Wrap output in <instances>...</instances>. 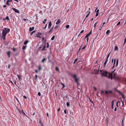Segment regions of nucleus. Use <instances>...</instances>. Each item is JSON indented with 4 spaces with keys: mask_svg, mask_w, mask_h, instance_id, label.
Wrapping results in <instances>:
<instances>
[{
    "mask_svg": "<svg viewBox=\"0 0 126 126\" xmlns=\"http://www.w3.org/2000/svg\"><path fill=\"white\" fill-rule=\"evenodd\" d=\"M55 70L57 71H59V69L57 67H56L55 68Z\"/></svg>",
    "mask_w": 126,
    "mask_h": 126,
    "instance_id": "nucleus-30",
    "label": "nucleus"
},
{
    "mask_svg": "<svg viewBox=\"0 0 126 126\" xmlns=\"http://www.w3.org/2000/svg\"><path fill=\"white\" fill-rule=\"evenodd\" d=\"M92 32V30H91L90 32L88 33L87 34H86L85 36V38H87L91 34Z\"/></svg>",
    "mask_w": 126,
    "mask_h": 126,
    "instance_id": "nucleus-9",
    "label": "nucleus"
},
{
    "mask_svg": "<svg viewBox=\"0 0 126 126\" xmlns=\"http://www.w3.org/2000/svg\"><path fill=\"white\" fill-rule=\"evenodd\" d=\"M52 25V24H51V21L49 22V24L48 25V28L49 29H50V27Z\"/></svg>",
    "mask_w": 126,
    "mask_h": 126,
    "instance_id": "nucleus-15",
    "label": "nucleus"
},
{
    "mask_svg": "<svg viewBox=\"0 0 126 126\" xmlns=\"http://www.w3.org/2000/svg\"><path fill=\"white\" fill-rule=\"evenodd\" d=\"M81 49V47H80L79 48V50H78V53H79V52L80 51V50Z\"/></svg>",
    "mask_w": 126,
    "mask_h": 126,
    "instance_id": "nucleus-47",
    "label": "nucleus"
},
{
    "mask_svg": "<svg viewBox=\"0 0 126 126\" xmlns=\"http://www.w3.org/2000/svg\"><path fill=\"white\" fill-rule=\"evenodd\" d=\"M47 26V24H46V25H45V27L44 28V29H45L46 28Z\"/></svg>",
    "mask_w": 126,
    "mask_h": 126,
    "instance_id": "nucleus-60",
    "label": "nucleus"
},
{
    "mask_svg": "<svg viewBox=\"0 0 126 126\" xmlns=\"http://www.w3.org/2000/svg\"><path fill=\"white\" fill-rule=\"evenodd\" d=\"M105 94L106 95H108L109 94L108 91H106L105 92Z\"/></svg>",
    "mask_w": 126,
    "mask_h": 126,
    "instance_id": "nucleus-36",
    "label": "nucleus"
},
{
    "mask_svg": "<svg viewBox=\"0 0 126 126\" xmlns=\"http://www.w3.org/2000/svg\"><path fill=\"white\" fill-rule=\"evenodd\" d=\"M34 27H30L29 28V31H31L34 29Z\"/></svg>",
    "mask_w": 126,
    "mask_h": 126,
    "instance_id": "nucleus-18",
    "label": "nucleus"
},
{
    "mask_svg": "<svg viewBox=\"0 0 126 126\" xmlns=\"http://www.w3.org/2000/svg\"><path fill=\"white\" fill-rule=\"evenodd\" d=\"M6 20L7 19L8 20H9V18L8 17V16H7L5 18Z\"/></svg>",
    "mask_w": 126,
    "mask_h": 126,
    "instance_id": "nucleus-43",
    "label": "nucleus"
},
{
    "mask_svg": "<svg viewBox=\"0 0 126 126\" xmlns=\"http://www.w3.org/2000/svg\"><path fill=\"white\" fill-rule=\"evenodd\" d=\"M84 31V30H82L80 32V33L81 34Z\"/></svg>",
    "mask_w": 126,
    "mask_h": 126,
    "instance_id": "nucleus-52",
    "label": "nucleus"
},
{
    "mask_svg": "<svg viewBox=\"0 0 126 126\" xmlns=\"http://www.w3.org/2000/svg\"><path fill=\"white\" fill-rule=\"evenodd\" d=\"M108 91L109 94H112V92L110 90H109V91Z\"/></svg>",
    "mask_w": 126,
    "mask_h": 126,
    "instance_id": "nucleus-32",
    "label": "nucleus"
},
{
    "mask_svg": "<svg viewBox=\"0 0 126 126\" xmlns=\"http://www.w3.org/2000/svg\"><path fill=\"white\" fill-rule=\"evenodd\" d=\"M120 21H119V22H118L116 26H118L120 24Z\"/></svg>",
    "mask_w": 126,
    "mask_h": 126,
    "instance_id": "nucleus-44",
    "label": "nucleus"
},
{
    "mask_svg": "<svg viewBox=\"0 0 126 126\" xmlns=\"http://www.w3.org/2000/svg\"><path fill=\"white\" fill-rule=\"evenodd\" d=\"M108 61V59H106V61L104 63V64H103V67H104L105 68V66L106 65V64Z\"/></svg>",
    "mask_w": 126,
    "mask_h": 126,
    "instance_id": "nucleus-11",
    "label": "nucleus"
},
{
    "mask_svg": "<svg viewBox=\"0 0 126 126\" xmlns=\"http://www.w3.org/2000/svg\"><path fill=\"white\" fill-rule=\"evenodd\" d=\"M7 55L8 56V57L9 58H10V51H9L7 52Z\"/></svg>",
    "mask_w": 126,
    "mask_h": 126,
    "instance_id": "nucleus-14",
    "label": "nucleus"
},
{
    "mask_svg": "<svg viewBox=\"0 0 126 126\" xmlns=\"http://www.w3.org/2000/svg\"><path fill=\"white\" fill-rule=\"evenodd\" d=\"M69 26H70L69 25H67L65 27L66 29H67L69 27Z\"/></svg>",
    "mask_w": 126,
    "mask_h": 126,
    "instance_id": "nucleus-38",
    "label": "nucleus"
},
{
    "mask_svg": "<svg viewBox=\"0 0 126 126\" xmlns=\"http://www.w3.org/2000/svg\"><path fill=\"white\" fill-rule=\"evenodd\" d=\"M47 60V59L46 58H44L42 60V63H44L45 62H46Z\"/></svg>",
    "mask_w": 126,
    "mask_h": 126,
    "instance_id": "nucleus-13",
    "label": "nucleus"
},
{
    "mask_svg": "<svg viewBox=\"0 0 126 126\" xmlns=\"http://www.w3.org/2000/svg\"><path fill=\"white\" fill-rule=\"evenodd\" d=\"M66 105L67 107H68L70 106V104L69 103L67 102L66 103Z\"/></svg>",
    "mask_w": 126,
    "mask_h": 126,
    "instance_id": "nucleus-31",
    "label": "nucleus"
},
{
    "mask_svg": "<svg viewBox=\"0 0 126 126\" xmlns=\"http://www.w3.org/2000/svg\"><path fill=\"white\" fill-rule=\"evenodd\" d=\"M42 46H40V47H38V49L39 50H40V49H41V48H42Z\"/></svg>",
    "mask_w": 126,
    "mask_h": 126,
    "instance_id": "nucleus-53",
    "label": "nucleus"
},
{
    "mask_svg": "<svg viewBox=\"0 0 126 126\" xmlns=\"http://www.w3.org/2000/svg\"><path fill=\"white\" fill-rule=\"evenodd\" d=\"M90 12H89V13H88V14L86 16H89L90 14Z\"/></svg>",
    "mask_w": 126,
    "mask_h": 126,
    "instance_id": "nucleus-62",
    "label": "nucleus"
},
{
    "mask_svg": "<svg viewBox=\"0 0 126 126\" xmlns=\"http://www.w3.org/2000/svg\"><path fill=\"white\" fill-rule=\"evenodd\" d=\"M48 60H49V62H50V63H51V61L50 60V59H49V56H48Z\"/></svg>",
    "mask_w": 126,
    "mask_h": 126,
    "instance_id": "nucleus-40",
    "label": "nucleus"
},
{
    "mask_svg": "<svg viewBox=\"0 0 126 126\" xmlns=\"http://www.w3.org/2000/svg\"><path fill=\"white\" fill-rule=\"evenodd\" d=\"M16 100L18 102V103H20L19 101V100H18V99L16 97Z\"/></svg>",
    "mask_w": 126,
    "mask_h": 126,
    "instance_id": "nucleus-49",
    "label": "nucleus"
},
{
    "mask_svg": "<svg viewBox=\"0 0 126 126\" xmlns=\"http://www.w3.org/2000/svg\"><path fill=\"white\" fill-rule=\"evenodd\" d=\"M110 53L108 55H107V58H106V59H108V58H109V56L110 55Z\"/></svg>",
    "mask_w": 126,
    "mask_h": 126,
    "instance_id": "nucleus-29",
    "label": "nucleus"
},
{
    "mask_svg": "<svg viewBox=\"0 0 126 126\" xmlns=\"http://www.w3.org/2000/svg\"><path fill=\"white\" fill-rule=\"evenodd\" d=\"M20 114H22L23 115H25L27 117L23 110H22V111L20 112Z\"/></svg>",
    "mask_w": 126,
    "mask_h": 126,
    "instance_id": "nucleus-8",
    "label": "nucleus"
},
{
    "mask_svg": "<svg viewBox=\"0 0 126 126\" xmlns=\"http://www.w3.org/2000/svg\"><path fill=\"white\" fill-rule=\"evenodd\" d=\"M110 31L109 30H108L106 32V34H108L110 32Z\"/></svg>",
    "mask_w": 126,
    "mask_h": 126,
    "instance_id": "nucleus-25",
    "label": "nucleus"
},
{
    "mask_svg": "<svg viewBox=\"0 0 126 126\" xmlns=\"http://www.w3.org/2000/svg\"><path fill=\"white\" fill-rule=\"evenodd\" d=\"M71 76L74 79L75 81L77 83L78 85H79V83L78 81V79L77 75L75 74H74L72 75Z\"/></svg>",
    "mask_w": 126,
    "mask_h": 126,
    "instance_id": "nucleus-2",
    "label": "nucleus"
},
{
    "mask_svg": "<svg viewBox=\"0 0 126 126\" xmlns=\"http://www.w3.org/2000/svg\"><path fill=\"white\" fill-rule=\"evenodd\" d=\"M36 35H37L35 37H37L38 38H41L40 35H42V33L41 32H38Z\"/></svg>",
    "mask_w": 126,
    "mask_h": 126,
    "instance_id": "nucleus-6",
    "label": "nucleus"
},
{
    "mask_svg": "<svg viewBox=\"0 0 126 126\" xmlns=\"http://www.w3.org/2000/svg\"><path fill=\"white\" fill-rule=\"evenodd\" d=\"M116 69H115L113 71H111V72H112L113 73L115 72V71Z\"/></svg>",
    "mask_w": 126,
    "mask_h": 126,
    "instance_id": "nucleus-59",
    "label": "nucleus"
},
{
    "mask_svg": "<svg viewBox=\"0 0 126 126\" xmlns=\"http://www.w3.org/2000/svg\"><path fill=\"white\" fill-rule=\"evenodd\" d=\"M55 38V36H53L51 38V40H54V38Z\"/></svg>",
    "mask_w": 126,
    "mask_h": 126,
    "instance_id": "nucleus-35",
    "label": "nucleus"
},
{
    "mask_svg": "<svg viewBox=\"0 0 126 126\" xmlns=\"http://www.w3.org/2000/svg\"><path fill=\"white\" fill-rule=\"evenodd\" d=\"M102 26H101V27H100L99 28V30H101V29L102 28Z\"/></svg>",
    "mask_w": 126,
    "mask_h": 126,
    "instance_id": "nucleus-63",
    "label": "nucleus"
},
{
    "mask_svg": "<svg viewBox=\"0 0 126 126\" xmlns=\"http://www.w3.org/2000/svg\"><path fill=\"white\" fill-rule=\"evenodd\" d=\"M109 76L108 77V78L110 79V78L111 79H112V74L113 73L111 72L110 73H109Z\"/></svg>",
    "mask_w": 126,
    "mask_h": 126,
    "instance_id": "nucleus-4",
    "label": "nucleus"
},
{
    "mask_svg": "<svg viewBox=\"0 0 126 126\" xmlns=\"http://www.w3.org/2000/svg\"><path fill=\"white\" fill-rule=\"evenodd\" d=\"M99 9H97V8H96L95 10V12H96V14L95 16H98V13L99 12Z\"/></svg>",
    "mask_w": 126,
    "mask_h": 126,
    "instance_id": "nucleus-7",
    "label": "nucleus"
},
{
    "mask_svg": "<svg viewBox=\"0 0 126 126\" xmlns=\"http://www.w3.org/2000/svg\"><path fill=\"white\" fill-rule=\"evenodd\" d=\"M10 29L9 28H4L2 32V37L3 40L6 39V36L7 34L10 32Z\"/></svg>",
    "mask_w": 126,
    "mask_h": 126,
    "instance_id": "nucleus-1",
    "label": "nucleus"
},
{
    "mask_svg": "<svg viewBox=\"0 0 126 126\" xmlns=\"http://www.w3.org/2000/svg\"><path fill=\"white\" fill-rule=\"evenodd\" d=\"M36 32V31H32L31 33H30V34L31 35H32L35 32Z\"/></svg>",
    "mask_w": 126,
    "mask_h": 126,
    "instance_id": "nucleus-27",
    "label": "nucleus"
},
{
    "mask_svg": "<svg viewBox=\"0 0 126 126\" xmlns=\"http://www.w3.org/2000/svg\"><path fill=\"white\" fill-rule=\"evenodd\" d=\"M23 20H24V21H26L27 20H28V19H23Z\"/></svg>",
    "mask_w": 126,
    "mask_h": 126,
    "instance_id": "nucleus-56",
    "label": "nucleus"
},
{
    "mask_svg": "<svg viewBox=\"0 0 126 126\" xmlns=\"http://www.w3.org/2000/svg\"><path fill=\"white\" fill-rule=\"evenodd\" d=\"M12 49L13 51L14 52H15L16 50V48L13 47L12 48Z\"/></svg>",
    "mask_w": 126,
    "mask_h": 126,
    "instance_id": "nucleus-24",
    "label": "nucleus"
},
{
    "mask_svg": "<svg viewBox=\"0 0 126 126\" xmlns=\"http://www.w3.org/2000/svg\"><path fill=\"white\" fill-rule=\"evenodd\" d=\"M37 75H35V79H36V80L37 79Z\"/></svg>",
    "mask_w": 126,
    "mask_h": 126,
    "instance_id": "nucleus-54",
    "label": "nucleus"
},
{
    "mask_svg": "<svg viewBox=\"0 0 126 126\" xmlns=\"http://www.w3.org/2000/svg\"><path fill=\"white\" fill-rule=\"evenodd\" d=\"M58 26L56 25L55 27L54 28V29H57L58 28Z\"/></svg>",
    "mask_w": 126,
    "mask_h": 126,
    "instance_id": "nucleus-46",
    "label": "nucleus"
},
{
    "mask_svg": "<svg viewBox=\"0 0 126 126\" xmlns=\"http://www.w3.org/2000/svg\"><path fill=\"white\" fill-rule=\"evenodd\" d=\"M118 59H117L116 61V66H118Z\"/></svg>",
    "mask_w": 126,
    "mask_h": 126,
    "instance_id": "nucleus-23",
    "label": "nucleus"
},
{
    "mask_svg": "<svg viewBox=\"0 0 126 126\" xmlns=\"http://www.w3.org/2000/svg\"><path fill=\"white\" fill-rule=\"evenodd\" d=\"M26 47H27L26 46V45L23 46V47H22V49L23 50H25L26 48Z\"/></svg>",
    "mask_w": 126,
    "mask_h": 126,
    "instance_id": "nucleus-19",
    "label": "nucleus"
},
{
    "mask_svg": "<svg viewBox=\"0 0 126 126\" xmlns=\"http://www.w3.org/2000/svg\"><path fill=\"white\" fill-rule=\"evenodd\" d=\"M121 101L122 102V107H123L124 106V102L122 100H121Z\"/></svg>",
    "mask_w": 126,
    "mask_h": 126,
    "instance_id": "nucleus-45",
    "label": "nucleus"
},
{
    "mask_svg": "<svg viewBox=\"0 0 126 126\" xmlns=\"http://www.w3.org/2000/svg\"><path fill=\"white\" fill-rule=\"evenodd\" d=\"M12 0H8L7 1L6 5H10V4H9V2H12Z\"/></svg>",
    "mask_w": 126,
    "mask_h": 126,
    "instance_id": "nucleus-12",
    "label": "nucleus"
},
{
    "mask_svg": "<svg viewBox=\"0 0 126 126\" xmlns=\"http://www.w3.org/2000/svg\"><path fill=\"white\" fill-rule=\"evenodd\" d=\"M51 63L52 64V66H54V63L52 62H51L50 63Z\"/></svg>",
    "mask_w": 126,
    "mask_h": 126,
    "instance_id": "nucleus-58",
    "label": "nucleus"
},
{
    "mask_svg": "<svg viewBox=\"0 0 126 126\" xmlns=\"http://www.w3.org/2000/svg\"><path fill=\"white\" fill-rule=\"evenodd\" d=\"M86 47V45H85V46H84L82 49V50H83L84 49H85V47Z\"/></svg>",
    "mask_w": 126,
    "mask_h": 126,
    "instance_id": "nucleus-39",
    "label": "nucleus"
},
{
    "mask_svg": "<svg viewBox=\"0 0 126 126\" xmlns=\"http://www.w3.org/2000/svg\"><path fill=\"white\" fill-rule=\"evenodd\" d=\"M108 74V72L106 71H103L101 74V76L102 77H107V75Z\"/></svg>",
    "mask_w": 126,
    "mask_h": 126,
    "instance_id": "nucleus-3",
    "label": "nucleus"
},
{
    "mask_svg": "<svg viewBox=\"0 0 126 126\" xmlns=\"http://www.w3.org/2000/svg\"><path fill=\"white\" fill-rule=\"evenodd\" d=\"M13 11H14L15 12H16V13H19V11L18 10L16 9L15 8H13Z\"/></svg>",
    "mask_w": 126,
    "mask_h": 126,
    "instance_id": "nucleus-10",
    "label": "nucleus"
},
{
    "mask_svg": "<svg viewBox=\"0 0 126 126\" xmlns=\"http://www.w3.org/2000/svg\"><path fill=\"white\" fill-rule=\"evenodd\" d=\"M64 112L65 114H66V108L64 110Z\"/></svg>",
    "mask_w": 126,
    "mask_h": 126,
    "instance_id": "nucleus-51",
    "label": "nucleus"
},
{
    "mask_svg": "<svg viewBox=\"0 0 126 126\" xmlns=\"http://www.w3.org/2000/svg\"><path fill=\"white\" fill-rule=\"evenodd\" d=\"M60 21H61L60 19H58V20L57 21L56 23V24L57 25L58 24H59L60 23Z\"/></svg>",
    "mask_w": 126,
    "mask_h": 126,
    "instance_id": "nucleus-17",
    "label": "nucleus"
},
{
    "mask_svg": "<svg viewBox=\"0 0 126 126\" xmlns=\"http://www.w3.org/2000/svg\"><path fill=\"white\" fill-rule=\"evenodd\" d=\"M97 22H96L95 24H94V28H95V26H96V25L97 24Z\"/></svg>",
    "mask_w": 126,
    "mask_h": 126,
    "instance_id": "nucleus-34",
    "label": "nucleus"
},
{
    "mask_svg": "<svg viewBox=\"0 0 126 126\" xmlns=\"http://www.w3.org/2000/svg\"><path fill=\"white\" fill-rule=\"evenodd\" d=\"M38 94L39 96H41V93L40 92H38Z\"/></svg>",
    "mask_w": 126,
    "mask_h": 126,
    "instance_id": "nucleus-48",
    "label": "nucleus"
},
{
    "mask_svg": "<svg viewBox=\"0 0 126 126\" xmlns=\"http://www.w3.org/2000/svg\"><path fill=\"white\" fill-rule=\"evenodd\" d=\"M46 47V46L45 45H44L43 46V47L42 49V51H44V50H46L47 49H45Z\"/></svg>",
    "mask_w": 126,
    "mask_h": 126,
    "instance_id": "nucleus-16",
    "label": "nucleus"
},
{
    "mask_svg": "<svg viewBox=\"0 0 126 126\" xmlns=\"http://www.w3.org/2000/svg\"><path fill=\"white\" fill-rule=\"evenodd\" d=\"M28 42L29 41L28 40H26L24 42V44L25 45H26Z\"/></svg>",
    "mask_w": 126,
    "mask_h": 126,
    "instance_id": "nucleus-21",
    "label": "nucleus"
},
{
    "mask_svg": "<svg viewBox=\"0 0 126 126\" xmlns=\"http://www.w3.org/2000/svg\"><path fill=\"white\" fill-rule=\"evenodd\" d=\"M126 42V37L125 38V39H124V43L123 45H124L125 44Z\"/></svg>",
    "mask_w": 126,
    "mask_h": 126,
    "instance_id": "nucleus-33",
    "label": "nucleus"
},
{
    "mask_svg": "<svg viewBox=\"0 0 126 126\" xmlns=\"http://www.w3.org/2000/svg\"><path fill=\"white\" fill-rule=\"evenodd\" d=\"M23 97L25 99L27 98V97L26 96L24 95L23 96Z\"/></svg>",
    "mask_w": 126,
    "mask_h": 126,
    "instance_id": "nucleus-61",
    "label": "nucleus"
},
{
    "mask_svg": "<svg viewBox=\"0 0 126 126\" xmlns=\"http://www.w3.org/2000/svg\"><path fill=\"white\" fill-rule=\"evenodd\" d=\"M61 84L63 86V87L62 88H63L64 87H65V85H64V84L62 82H61Z\"/></svg>",
    "mask_w": 126,
    "mask_h": 126,
    "instance_id": "nucleus-28",
    "label": "nucleus"
},
{
    "mask_svg": "<svg viewBox=\"0 0 126 126\" xmlns=\"http://www.w3.org/2000/svg\"><path fill=\"white\" fill-rule=\"evenodd\" d=\"M115 62H116V59H114V61L113 63V65H114V66L115 65Z\"/></svg>",
    "mask_w": 126,
    "mask_h": 126,
    "instance_id": "nucleus-37",
    "label": "nucleus"
},
{
    "mask_svg": "<svg viewBox=\"0 0 126 126\" xmlns=\"http://www.w3.org/2000/svg\"><path fill=\"white\" fill-rule=\"evenodd\" d=\"M38 70L39 71L40 70H41V67L40 65H39L38 66Z\"/></svg>",
    "mask_w": 126,
    "mask_h": 126,
    "instance_id": "nucleus-26",
    "label": "nucleus"
},
{
    "mask_svg": "<svg viewBox=\"0 0 126 126\" xmlns=\"http://www.w3.org/2000/svg\"><path fill=\"white\" fill-rule=\"evenodd\" d=\"M119 102H120L119 101H118L117 102V103H116V105L117 106V107H118V103H119Z\"/></svg>",
    "mask_w": 126,
    "mask_h": 126,
    "instance_id": "nucleus-50",
    "label": "nucleus"
},
{
    "mask_svg": "<svg viewBox=\"0 0 126 126\" xmlns=\"http://www.w3.org/2000/svg\"><path fill=\"white\" fill-rule=\"evenodd\" d=\"M47 43V48H48L49 47V44H48V43Z\"/></svg>",
    "mask_w": 126,
    "mask_h": 126,
    "instance_id": "nucleus-41",
    "label": "nucleus"
},
{
    "mask_svg": "<svg viewBox=\"0 0 126 126\" xmlns=\"http://www.w3.org/2000/svg\"><path fill=\"white\" fill-rule=\"evenodd\" d=\"M19 52L16 53V54H15V55L16 56L17 55H18V54H19Z\"/></svg>",
    "mask_w": 126,
    "mask_h": 126,
    "instance_id": "nucleus-55",
    "label": "nucleus"
},
{
    "mask_svg": "<svg viewBox=\"0 0 126 126\" xmlns=\"http://www.w3.org/2000/svg\"><path fill=\"white\" fill-rule=\"evenodd\" d=\"M115 100H112V104L111 105H114V102L115 101Z\"/></svg>",
    "mask_w": 126,
    "mask_h": 126,
    "instance_id": "nucleus-42",
    "label": "nucleus"
},
{
    "mask_svg": "<svg viewBox=\"0 0 126 126\" xmlns=\"http://www.w3.org/2000/svg\"><path fill=\"white\" fill-rule=\"evenodd\" d=\"M17 76L18 78V79L19 80H20V79H21V78L20 77V75H18V74L17 75Z\"/></svg>",
    "mask_w": 126,
    "mask_h": 126,
    "instance_id": "nucleus-20",
    "label": "nucleus"
},
{
    "mask_svg": "<svg viewBox=\"0 0 126 126\" xmlns=\"http://www.w3.org/2000/svg\"><path fill=\"white\" fill-rule=\"evenodd\" d=\"M117 92L118 93L120 94H121L122 96V98L123 99V101H124L125 100L124 95L123 93H121V92L119 90H117Z\"/></svg>",
    "mask_w": 126,
    "mask_h": 126,
    "instance_id": "nucleus-5",
    "label": "nucleus"
},
{
    "mask_svg": "<svg viewBox=\"0 0 126 126\" xmlns=\"http://www.w3.org/2000/svg\"><path fill=\"white\" fill-rule=\"evenodd\" d=\"M46 114H47V116L48 117H49V115H48V113H46Z\"/></svg>",
    "mask_w": 126,
    "mask_h": 126,
    "instance_id": "nucleus-64",
    "label": "nucleus"
},
{
    "mask_svg": "<svg viewBox=\"0 0 126 126\" xmlns=\"http://www.w3.org/2000/svg\"><path fill=\"white\" fill-rule=\"evenodd\" d=\"M116 75V73H114V76H113V78H115V76Z\"/></svg>",
    "mask_w": 126,
    "mask_h": 126,
    "instance_id": "nucleus-57",
    "label": "nucleus"
},
{
    "mask_svg": "<svg viewBox=\"0 0 126 126\" xmlns=\"http://www.w3.org/2000/svg\"><path fill=\"white\" fill-rule=\"evenodd\" d=\"M114 50H118V47L117 46H116L115 47Z\"/></svg>",
    "mask_w": 126,
    "mask_h": 126,
    "instance_id": "nucleus-22",
    "label": "nucleus"
}]
</instances>
